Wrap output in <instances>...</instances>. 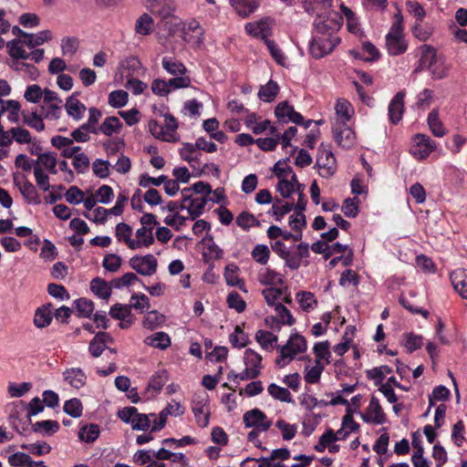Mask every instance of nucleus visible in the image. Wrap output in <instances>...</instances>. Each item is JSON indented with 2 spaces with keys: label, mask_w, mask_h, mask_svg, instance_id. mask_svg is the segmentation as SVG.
<instances>
[{
  "label": "nucleus",
  "mask_w": 467,
  "mask_h": 467,
  "mask_svg": "<svg viewBox=\"0 0 467 467\" xmlns=\"http://www.w3.org/2000/svg\"><path fill=\"white\" fill-rule=\"evenodd\" d=\"M23 450L27 451L29 453L35 456H43L51 451V446L46 441H38L36 443H23L21 445Z\"/></svg>",
  "instance_id": "45"
},
{
  "label": "nucleus",
  "mask_w": 467,
  "mask_h": 467,
  "mask_svg": "<svg viewBox=\"0 0 467 467\" xmlns=\"http://www.w3.org/2000/svg\"><path fill=\"white\" fill-rule=\"evenodd\" d=\"M236 224L244 230H248L251 226H259L260 222L254 217L253 213L248 212H242L236 217Z\"/></svg>",
  "instance_id": "53"
},
{
  "label": "nucleus",
  "mask_w": 467,
  "mask_h": 467,
  "mask_svg": "<svg viewBox=\"0 0 467 467\" xmlns=\"http://www.w3.org/2000/svg\"><path fill=\"white\" fill-rule=\"evenodd\" d=\"M275 426L280 430L282 438L285 441L292 440L297 432V426L296 424H290L283 419H279L275 422Z\"/></svg>",
  "instance_id": "50"
},
{
  "label": "nucleus",
  "mask_w": 467,
  "mask_h": 467,
  "mask_svg": "<svg viewBox=\"0 0 467 467\" xmlns=\"http://www.w3.org/2000/svg\"><path fill=\"white\" fill-rule=\"evenodd\" d=\"M14 184L16 187H18L21 194L28 203H33L36 205L41 203L39 193L37 192L34 184L31 182H29L26 178L24 177V182H21L20 180L16 176H15Z\"/></svg>",
  "instance_id": "14"
},
{
  "label": "nucleus",
  "mask_w": 467,
  "mask_h": 467,
  "mask_svg": "<svg viewBox=\"0 0 467 467\" xmlns=\"http://www.w3.org/2000/svg\"><path fill=\"white\" fill-rule=\"evenodd\" d=\"M261 0H230L231 5L243 17H248L259 7Z\"/></svg>",
  "instance_id": "21"
},
{
  "label": "nucleus",
  "mask_w": 467,
  "mask_h": 467,
  "mask_svg": "<svg viewBox=\"0 0 467 467\" xmlns=\"http://www.w3.org/2000/svg\"><path fill=\"white\" fill-rule=\"evenodd\" d=\"M99 425L94 423L86 424L79 429L78 438L80 441L92 443L99 438Z\"/></svg>",
  "instance_id": "35"
},
{
  "label": "nucleus",
  "mask_w": 467,
  "mask_h": 467,
  "mask_svg": "<svg viewBox=\"0 0 467 467\" xmlns=\"http://www.w3.org/2000/svg\"><path fill=\"white\" fill-rule=\"evenodd\" d=\"M279 92V86L274 80H269L265 86H261L258 97L265 102H272Z\"/></svg>",
  "instance_id": "33"
},
{
  "label": "nucleus",
  "mask_w": 467,
  "mask_h": 467,
  "mask_svg": "<svg viewBox=\"0 0 467 467\" xmlns=\"http://www.w3.org/2000/svg\"><path fill=\"white\" fill-rule=\"evenodd\" d=\"M128 97L125 90H114L109 95V104L116 109L122 108L128 103Z\"/></svg>",
  "instance_id": "55"
},
{
  "label": "nucleus",
  "mask_w": 467,
  "mask_h": 467,
  "mask_svg": "<svg viewBox=\"0 0 467 467\" xmlns=\"http://www.w3.org/2000/svg\"><path fill=\"white\" fill-rule=\"evenodd\" d=\"M296 299L298 300L302 309L306 312L313 309L314 306L317 305V301L315 298L314 294L311 292L300 291L296 294Z\"/></svg>",
  "instance_id": "52"
},
{
  "label": "nucleus",
  "mask_w": 467,
  "mask_h": 467,
  "mask_svg": "<svg viewBox=\"0 0 467 467\" xmlns=\"http://www.w3.org/2000/svg\"><path fill=\"white\" fill-rule=\"evenodd\" d=\"M227 304L230 308L235 309L238 313L244 312L246 308L245 301L236 291H232L228 295Z\"/></svg>",
  "instance_id": "64"
},
{
  "label": "nucleus",
  "mask_w": 467,
  "mask_h": 467,
  "mask_svg": "<svg viewBox=\"0 0 467 467\" xmlns=\"http://www.w3.org/2000/svg\"><path fill=\"white\" fill-rule=\"evenodd\" d=\"M182 34L183 40L195 47H200L203 43L204 30L196 19H191L184 25Z\"/></svg>",
  "instance_id": "10"
},
{
  "label": "nucleus",
  "mask_w": 467,
  "mask_h": 467,
  "mask_svg": "<svg viewBox=\"0 0 467 467\" xmlns=\"http://www.w3.org/2000/svg\"><path fill=\"white\" fill-rule=\"evenodd\" d=\"M343 20L342 15L337 12H333L327 16H323L322 14L317 15L313 23V33L338 36L337 33L341 28Z\"/></svg>",
  "instance_id": "3"
},
{
  "label": "nucleus",
  "mask_w": 467,
  "mask_h": 467,
  "mask_svg": "<svg viewBox=\"0 0 467 467\" xmlns=\"http://www.w3.org/2000/svg\"><path fill=\"white\" fill-rule=\"evenodd\" d=\"M20 44L21 40L18 38L13 39L6 44V47H8V54L12 58H30L36 63H39L43 59L44 49H36L30 53H27Z\"/></svg>",
  "instance_id": "5"
},
{
  "label": "nucleus",
  "mask_w": 467,
  "mask_h": 467,
  "mask_svg": "<svg viewBox=\"0 0 467 467\" xmlns=\"http://www.w3.org/2000/svg\"><path fill=\"white\" fill-rule=\"evenodd\" d=\"M295 210L293 202H285L277 197L275 198V202L272 206V213L276 221H280L285 214Z\"/></svg>",
  "instance_id": "42"
},
{
  "label": "nucleus",
  "mask_w": 467,
  "mask_h": 467,
  "mask_svg": "<svg viewBox=\"0 0 467 467\" xmlns=\"http://www.w3.org/2000/svg\"><path fill=\"white\" fill-rule=\"evenodd\" d=\"M121 128L122 123L119 119L115 116H111L106 118L99 127V133L101 132L106 136H112L114 133H119Z\"/></svg>",
  "instance_id": "32"
},
{
  "label": "nucleus",
  "mask_w": 467,
  "mask_h": 467,
  "mask_svg": "<svg viewBox=\"0 0 467 467\" xmlns=\"http://www.w3.org/2000/svg\"><path fill=\"white\" fill-rule=\"evenodd\" d=\"M65 107L67 114L75 119H82L86 110V106L76 99L75 94L67 99Z\"/></svg>",
  "instance_id": "30"
},
{
  "label": "nucleus",
  "mask_w": 467,
  "mask_h": 467,
  "mask_svg": "<svg viewBox=\"0 0 467 467\" xmlns=\"http://www.w3.org/2000/svg\"><path fill=\"white\" fill-rule=\"evenodd\" d=\"M329 348L330 343L327 340L316 343L313 347V352L316 356L315 363L328 365L331 362Z\"/></svg>",
  "instance_id": "26"
},
{
  "label": "nucleus",
  "mask_w": 467,
  "mask_h": 467,
  "mask_svg": "<svg viewBox=\"0 0 467 467\" xmlns=\"http://www.w3.org/2000/svg\"><path fill=\"white\" fill-rule=\"evenodd\" d=\"M162 67L171 75L183 76L187 72L185 65L171 57H164L161 60Z\"/></svg>",
  "instance_id": "27"
},
{
  "label": "nucleus",
  "mask_w": 467,
  "mask_h": 467,
  "mask_svg": "<svg viewBox=\"0 0 467 467\" xmlns=\"http://www.w3.org/2000/svg\"><path fill=\"white\" fill-rule=\"evenodd\" d=\"M205 403L203 400L193 401L192 410L198 426L204 428L209 424L210 413L204 411Z\"/></svg>",
  "instance_id": "37"
},
{
  "label": "nucleus",
  "mask_w": 467,
  "mask_h": 467,
  "mask_svg": "<svg viewBox=\"0 0 467 467\" xmlns=\"http://www.w3.org/2000/svg\"><path fill=\"white\" fill-rule=\"evenodd\" d=\"M208 200L209 198H207V196H202L191 201L185 208L188 211L191 220L194 221L203 213Z\"/></svg>",
  "instance_id": "31"
},
{
  "label": "nucleus",
  "mask_w": 467,
  "mask_h": 467,
  "mask_svg": "<svg viewBox=\"0 0 467 467\" xmlns=\"http://www.w3.org/2000/svg\"><path fill=\"white\" fill-rule=\"evenodd\" d=\"M255 339L260 344L262 348L267 350L272 348L273 343L278 340V337L269 331L260 329L255 334Z\"/></svg>",
  "instance_id": "54"
},
{
  "label": "nucleus",
  "mask_w": 467,
  "mask_h": 467,
  "mask_svg": "<svg viewBox=\"0 0 467 467\" xmlns=\"http://www.w3.org/2000/svg\"><path fill=\"white\" fill-rule=\"evenodd\" d=\"M428 124L432 132L436 137H443L446 134L445 128L439 119L438 109H432L428 115Z\"/></svg>",
  "instance_id": "36"
},
{
  "label": "nucleus",
  "mask_w": 467,
  "mask_h": 467,
  "mask_svg": "<svg viewBox=\"0 0 467 467\" xmlns=\"http://www.w3.org/2000/svg\"><path fill=\"white\" fill-rule=\"evenodd\" d=\"M53 305L47 303L38 307L34 316V324L38 328H44L50 325L53 319Z\"/></svg>",
  "instance_id": "17"
},
{
  "label": "nucleus",
  "mask_w": 467,
  "mask_h": 467,
  "mask_svg": "<svg viewBox=\"0 0 467 467\" xmlns=\"http://www.w3.org/2000/svg\"><path fill=\"white\" fill-rule=\"evenodd\" d=\"M131 306L117 303L109 309V315L116 320L123 321L130 315Z\"/></svg>",
  "instance_id": "61"
},
{
  "label": "nucleus",
  "mask_w": 467,
  "mask_h": 467,
  "mask_svg": "<svg viewBox=\"0 0 467 467\" xmlns=\"http://www.w3.org/2000/svg\"><path fill=\"white\" fill-rule=\"evenodd\" d=\"M362 420L367 423L383 424L386 422V414L377 397L372 396L366 413H361Z\"/></svg>",
  "instance_id": "9"
},
{
  "label": "nucleus",
  "mask_w": 467,
  "mask_h": 467,
  "mask_svg": "<svg viewBox=\"0 0 467 467\" xmlns=\"http://www.w3.org/2000/svg\"><path fill=\"white\" fill-rule=\"evenodd\" d=\"M153 19L152 17L144 13L143 15H141L136 21V25H135V31L137 34H140V35H142V36H148L150 35L153 28Z\"/></svg>",
  "instance_id": "40"
},
{
  "label": "nucleus",
  "mask_w": 467,
  "mask_h": 467,
  "mask_svg": "<svg viewBox=\"0 0 467 467\" xmlns=\"http://www.w3.org/2000/svg\"><path fill=\"white\" fill-rule=\"evenodd\" d=\"M421 62L431 71L434 79H442L447 77L448 69L442 65H437V57L434 50H428L421 57Z\"/></svg>",
  "instance_id": "12"
},
{
  "label": "nucleus",
  "mask_w": 467,
  "mask_h": 467,
  "mask_svg": "<svg viewBox=\"0 0 467 467\" xmlns=\"http://www.w3.org/2000/svg\"><path fill=\"white\" fill-rule=\"evenodd\" d=\"M238 270L239 268L236 265H228L225 267L223 275L228 285L238 286L241 290H244V284L237 275Z\"/></svg>",
  "instance_id": "44"
},
{
  "label": "nucleus",
  "mask_w": 467,
  "mask_h": 467,
  "mask_svg": "<svg viewBox=\"0 0 467 467\" xmlns=\"http://www.w3.org/2000/svg\"><path fill=\"white\" fill-rule=\"evenodd\" d=\"M229 341L234 348H242L247 345L248 337L240 326H236L234 333L229 336Z\"/></svg>",
  "instance_id": "58"
},
{
  "label": "nucleus",
  "mask_w": 467,
  "mask_h": 467,
  "mask_svg": "<svg viewBox=\"0 0 467 467\" xmlns=\"http://www.w3.org/2000/svg\"><path fill=\"white\" fill-rule=\"evenodd\" d=\"M148 8L151 14L166 18L171 16L173 8L170 0H150Z\"/></svg>",
  "instance_id": "22"
},
{
  "label": "nucleus",
  "mask_w": 467,
  "mask_h": 467,
  "mask_svg": "<svg viewBox=\"0 0 467 467\" xmlns=\"http://www.w3.org/2000/svg\"><path fill=\"white\" fill-rule=\"evenodd\" d=\"M63 410L69 416L73 418H79L83 412V406L80 400L73 398L65 401Z\"/></svg>",
  "instance_id": "49"
},
{
  "label": "nucleus",
  "mask_w": 467,
  "mask_h": 467,
  "mask_svg": "<svg viewBox=\"0 0 467 467\" xmlns=\"http://www.w3.org/2000/svg\"><path fill=\"white\" fill-rule=\"evenodd\" d=\"M362 51L367 55L366 57H362L357 50H350V54L368 62L377 61L380 57L379 50L369 41L363 42Z\"/></svg>",
  "instance_id": "29"
},
{
  "label": "nucleus",
  "mask_w": 467,
  "mask_h": 467,
  "mask_svg": "<svg viewBox=\"0 0 467 467\" xmlns=\"http://www.w3.org/2000/svg\"><path fill=\"white\" fill-rule=\"evenodd\" d=\"M8 463L14 467H47L43 461L35 462L28 454L21 451L11 454Z\"/></svg>",
  "instance_id": "18"
},
{
  "label": "nucleus",
  "mask_w": 467,
  "mask_h": 467,
  "mask_svg": "<svg viewBox=\"0 0 467 467\" xmlns=\"http://www.w3.org/2000/svg\"><path fill=\"white\" fill-rule=\"evenodd\" d=\"M34 167V175L36 178V182L37 187L43 192H47L51 188L49 183V177L47 174L44 173L40 165H38V161H35Z\"/></svg>",
  "instance_id": "46"
},
{
  "label": "nucleus",
  "mask_w": 467,
  "mask_h": 467,
  "mask_svg": "<svg viewBox=\"0 0 467 467\" xmlns=\"http://www.w3.org/2000/svg\"><path fill=\"white\" fill-rule=\"evenodd\" d=\"M341 42L339 36H328L313 33L309 42V54L315 59H319L329 55Z\"/></svg>",
  "instance_id": "2"
},
{
  "label": "nucleus",
  "mask_w": 467,
  "mask_h": 467,
  "mask_svg": "<svg viewBox=\"0 0 467 467\" xmlns=\"http://www.w3.org/2000/svg\"><path fill=\"white\" fill-rule=\"evenodd\" d=\"M150 417H156V415L154 413H150L149 415L147 414H143V413H139V411L137 412L135 418L133 419V421H132V429L133 430H137V431H147L149 430V428L150 427Z\"/></svg>",
  "instance_id": "59"
},
{
  "label": "nucleus",
  "mask_w": 467,
  "mask_h": 467,
  "mask_svg": "<svg viewBox=\"0 0 467 467\" xmlns=\"http://www.w3.org/2000/svg\"><path fill=\"white\" fill-rule=\"evenodd\" d=\"M386 47L389 56H400L408 49V43L404 36L386 35Z\"/></svg>",
  "instance_id": "16"
},
{
  "label": "nucleus",
  "mask_w": 467,
  "mask_h": 467,
  "mask_svg": "<svg viewBox=\"0 0 467 467\" xmlns=\"http://www.w3.org/2000/svg\"><path fill=\"white\" fill-rule=\"evenodd\" d=\"M244 364L247 368H256L260 371L262 357L257 352L251 348H247L244 352Z\"/></svg>",
  "instance_id": "62"
},
{
  "label": "nucleus",
  "mask_w": 467,
  "mask_h": 467,
  "mask_svg": "<svg viewBox=\"0 0 467 467\" xmlns=\"http://www.w3.org/2000/svg\"><path fill=\"white\" fill-rule=\"evenodd\" d=\"M252 258L260 265H266L270 257V250L265 244H256L251 252Z\"/></svg>",
  "instance_id": "51"
},
{
  "label": "nucleus",
  "mask_w": 467,
  "mask_h": 467,
  "mask_svg": "<svg viewBox=\"0 0 467 467\" xmlns=\"http://www.w3.org/2000/svg\"><path fill=\"white\" fill-rule=\"evenodd\" d=\"M451 281L455 291L467 299V270L459 268L451 274Z\"/></svg>",
  "instance_id": "19"
},
{
  "label": "nucleus",
  "mask_w": 467,
  "mask_h": 467,
  "mask_svg": "<svg viewBox=\"0 0 467 467\" xmlns=\"http://www.w3.org/2000/svg\"><path fill=\"white\" fill-rule=\"evenodd\" d=\"M333 0H303L304 10L309 15H320L332 6Z\"/></svg>",
  "instance_id": "23"
},
{
  "label": "nucleus",
  "mask_w": 467,
  "mask_h": 467,
  "mask_svg": "<svg viewBox=\"0 0 467 467\" xmlns=\"http://www.w3.org/2000/svg\"><path fill=\"white\" fill-rule=\"evenodd\" d=\"M317 165L320 168V175L325 178L332 176L337 170L336 158L331 150H318Z\"/></svg>",
  "instance_id": "11"
},
{
  "label": "nucleus",
  "mask_w": 467,
  "mask_h": 467,
  "mask_svg": "<svg viewBox=\"0 0 467 467\" xmlns=\"http://www.w3.org/2000/svg\"><path fill=\"white\" fill-rule=\"evenodd\" d=\"M144 343L152 348L165 350L171 346V341L167 333L161 331L148 336L144 339Z\"/></svg>",
  "instance_id": "24"
},
{
  "label": "nucleus",
  "mask_w": 467,
  "mask_h": 467,
  "mask_svg": "<svg viewBox=\"0 0 467 467\" xmlns=\"http://www.w3.org/2000/svg\"><path fill=\"white\" fill-rule=\"evenodd\" d=\"M130 266L138 274L150 276L156 273L158 262L152 254L135 255L130 258Z\"/></svg>",
  "instance_id": "6"
},
{
  "label": "nucleus",
  "mask_w": 467,
  "mask_h": 467,
  "mask_svg": "<svg viewBox=\"0 0 467 467\" xmlns=\"http://www.w3.org/2000/svg\"><path fill=\"white\" fill-rule=\"evenodd\" d=\"M404 337V347L407 348L409 353H412L413 351L420 348L423 344L422 337L415 335L412 332L405 334Z\"/></svg>",
  "instance_id": "60"
},
{
  "label": "nucleus",
  "mask_w": 467,
  "mask_h": 467,
  "mask_svg": "<svg viewBox=\"0 0 467 467\" xmlns=\"http://www.w3.org/2000/svg\"><path fill=\"white\" fill-rule=\"evenodd\" d=\"M113 286L100 277H95L90 282V290L99 298L108 299Z\"/></svg>",
  "instance_id": "28"
},
{
  "label": "nucleus",
  "mask_w": 467,
  "mask_h": 467,
  "mask_svg": "<svg viewBox=\"0 0 467 467\" xmlns=\"http://www.w3.org/2000/svg\"><path fill=\"white\" fill-rule=\"evenodd\" d=\"M404 97L403 92H398L389 102L388 114L389 121L394 125L398 124L402 119L404 113Z\"/></svg>",
  "instance_id": "15"
},
{
  "label": "nucleus",
  "mask_w": 467,
  "mask_h": 467,
  "mask_svg": "<svg viewBox=\"0 0 467 467\" xmlns=\"http://www.w3.org/2000/svg\"><path fill=\"white\" fill-rule=\"evenodd\" d=\"M276 348L280 355L275 359V365L281 368L288 365L297 354L305 353L307 349V343L304 336L295 333L290 336L284 346H276Z\"/></svg>",
  "instance_id": "1"
},
{
  "label": "nucleus",
  "mask_w": 467,
  "mask_h": 467,
  "mask_svg": "<svg viewBox=\"0 0 467 467\" xmlns=\"http://www.w3.org/2000/svg\"><path fill=\"white\" fill-rule=\"evenodd\" d=\"M258 280L262 285H283V276L271 268H265L264 272L259 273Z\"/></svg>",
  "instance_id": "38"
},
{
  "label": "nucleus",
  "mask_w": 467,
  "mask_h": 467,
  "mask_svg": "<svg viewBox=\"0 0 467 467\" xmlns=\"http://www.w3.org/2000/svg\"><path fill=\"white\" fill-rule=\"evenodd\" d=\"M289 226L295 231L302 233L306 226V218L304 211H296V213L289 217Z\"/></svg>",
  "instance_id": "63"
},
{
  "label": "nucleus",
  "mask_w": 467,
  "mask_h": 467,
  "mask_svg": "<svg viewBox=\"0 0 467 467\" xmlns=\"http://www.w3.org/2000/svg\"><path fill=\"white\" fill-rule=\"evenodd\" d=\"M78 316L80 317H89L94 310V303L87 298L81 297L74 302Z\"/></svg>",
  "instance_id": "48"
},
{
  "label": "nucleus",
  "mask_w": 467,
  "mask_h": 467,
  "mask_svg": "<svg viewBox=\"0 0 467 467\" xmlns=\"http://www.w3.org/2000/svg\"><path fill=\"white\" fill-rule=\"evenodd\" d=\"M275 311L281 325L292 326L296 323L295 317L292 316L288 308L283 304L278 303L275 305Z\"/></svg>",
  "instance_id": "56"
},
{
  "label": "nucleus",
  "mask_w": 467,
  "mask_h": 467,
  "mask_svg": "<svg viewBox=\"0 0 467 467\" xmlns=\"http://www.w3.org/2000/svg\"><path fill=\"white\" fill-rule=\"evenodd\" d=\"M169 379L167 370L161 369L153 374L148 383V389H152L155 392H160L162 387L166 384Z\"/></svg>",
  "instance_id": "41"
},
{
  "label": "nucleus",
  "mask_w": 467,
  "mask_h": 467,
  "mask_svg": "<svg viewBox=\"0 0 467 467\" xmlns=\"http://www.w3.org/2000/svg\"><path fill=\"white\" fill-rule=\"evenodd\" d=\"M267 391L275 400L287 403L293 402L292 395L289 390L275 383H271L267 388Z\"/></svg>",
  "instance_id": "43"
},
{
  "label": "nucleus",
  "mask_w": 467,
  "mask_h": 467,
  "mask_svg": "<svg viewBox=\"0 0 467 467\" xmlns=\"http://www.w3.org/2000/svg\"><path fill=\"white\" fill-rule=\"evenodd\" d=\"M52 38V33L49 30H44L37 35L28 34L26 39L21 40V44L26 45L29 48H34L44 44Z\"/></svg>",
  "instance_id": "39"
},
{
  "label": "nucleus",
  "mask_w": 467,
  "mask_h": 467,
  "mask_svg": "<svg viewBox=\"0 0 467 467\" xmlns=\"http://www.w3.org/2000/svg\"><path fill=\"white\" fill-rule=\"evenodd\" d=\"M60 429V425L57 420H45L36 421L32 424V431L40 433L44 436H51L57 432Z\"/></svg>",
  "instance_id": "25"
},
{
  "label": "nucleus",
  "mask_w": 467,
  "mask_h": 467,
  "mask_svg": "<svg viewBox=\"0 0 467 467\" xmlns=\"http://www.w3.org/2000/svg\"><path fill=\"white\" fill-rule=\"evenodd\" d=\"M436 149V142L428 135L418 133L413 138V145L410 147V154L417 160L422 161L430 156Z\"/></svg>",
  "instance_id": "4"
},
{
  "label": "nucleus",
  "mask_w": 467,
  "mask_h": 467,
  "mask_svg": "<svg viewBox=\"0 0 467 467\" xmlns=\"http://www.w3.org/2000/svg\"><path fill=\"white\" fill-rule=\"evenodd\" d=\"M243 421L245 428H259L262 431H268L272 426V420L257 408L246 411L243 416Z\"/></svg>",
  "instance_id": "7"
},
{
  "label": "nucleus",
  "mask_w": 467,
  "mask_h": 467,
  "mask_svg": "<svg viewBox=\"0 0 467 467\" xmlns=\"http://www.w3.org/2000/svg\"><path fill=\"white\" fill-rule=\"evenodd\" d=\"M149 131L154 136L156 139L161 140L163 141H175V137L171 134V132H165V128L158 123L155 119H150L148 124Z\"/></svg>",
  "instance_id": "34"
},
{
  "label": "nucleus",
  "mask_w": 467,
  "mask_h": 467,
  "mask_svg": "<svg viewBox=\"0 0 467 467\" xmlns=\"http://www.w3.org/2000/svg\"><path fill=\"white\" fill-rule=\"evenodd\" d=\"M63 378L72 388L77 389L85 386L87 376L79 368H67L63 372Z\"/></svg>",
  "instance_id": "20"
},
{
  "label": "nucleus",
  "mask_w": 467,
  "mask_h": 467,
  "mask_svg": "<svg viewBox=\"0 0 467 467\" xmlns=\"http://www.w3.org/2000/svg\"><path fill=\"white\" fill-rule=\"evenodd\" d=\"M325 369V364H317L312 368L306 367L305 380L308 384H317L319 382L322 372Z\"/></svg>",
  "instance_id": "47"
},
{
  "label": "nucleus",
  "mask_w": 467,
  "mask_h": 467,
  "mask_svg": "<svg viewBox=\"0 0 467 467\" xmlns=\"http://www.w3.org/2000/svg\"><path fill=\"white\" fill-rule=\"evenodd\" d=\"M272 19L264 17L256 22H249L244 26L245 32L255 38H260L264 42L268 40L271 36Z\"/></svg>",
  "instance_id": "8"
},
{
  "label": "nucleus",
  "mask_w": 467,
  "mask_h": 467,
  "mask_svg": "<svg viewBox=\"0 0 467 467\" xmlns=\"http://www.w3.org/2000/svg\"><path fill=\"white\" fill-rule=\"evenodd\" d=\"M333 137L338 146L344 149H350L355 144V132L343 123L342 126L333 128Z\"/></svg>",
  "instance_id": "13"
},
{
  "label": "nucleus",
  "mask_w": 467,
  "mask_h": 467,
  "mask_svg": "<svg viewBox=\"0 0 467 467\" xmlns=\"http://www.w3.org/2000/svg\"><path fill=\"white\" fill-rule=\"evenodd\" d=\"M290 109L295 110L287 101H282L275 109V115L280 123H288L287 119L291 117Z\"/></svg>",
  "instance_id": "57"
}]
</instances>
